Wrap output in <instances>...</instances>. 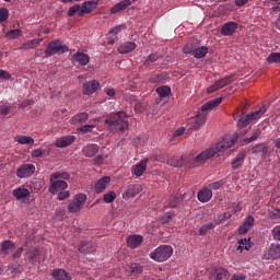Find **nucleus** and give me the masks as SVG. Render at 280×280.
I'll list each match as a JSON object with an SVG mask.
<instances>
[{
	"label": "nucleus",
	"instance_id": "obj_30",
	"mask_svg": "<svg viewBox=\"0 0 280 280\" xmlns=\"http://www.w3.org/2000/svg\"><path fill=\"white\" fill-rule=\"evenodd\" d=\"M97 152H100V145L97 144H88L83 148L84 156H89L90 159L95 156Z\"/></svg>",
	"mask_w": 280,
	"mask_h": 280
},
{
	"label": "nucleus",
	"instance_id": "obj_26",
	"mask_svg": "<svg viewBox=\"0 0 280 280\" xmlns=\"http://www.w3.org/2000/svg\"><path fill=\"white\" fill-rule=\"evenodd\" d=\"M137 49V44L135 42H126L118 47V54H130Z\"/></svg>",
	"mask_w": 280,
	"mask_h": 280
},
{
	"label": "nucleus",
	"instance_id": "obj_23",
	"mask_svg": "<svg viewBox=\"0 0 280 280\" xmlns=\"http://www.w3.org/2000/svg\"><path fill=\"white\" fill-rule=\"evenodd\" d=\"M130 5H132V1L122 0L110 8V14H117V12H122V10L130 8Z\"/></svg>",
	"mask_w": 280,
	"mask_h": 280
},
{
	"label": "nucleus",
	"instance_id": "obj_64",
	"mask_svg": "<svg viewBox=\"0 0 280 280\" xmlns=\"http://www.w3.org/2000/svg\"><path fill=\"white\" fill-rule=\"evenodd\" d=\"M23 247H19L13 254L12 259H20V257L23 255Z\"/></svg>",
	"mask_w": 280,
	"mask_h": 280
},
{
	"label": "nucleus",
	"instance_id": "obj_7",
	"mask_svg": "<svg viewBox=\"0 0 280 280\" xmlns=\"http://www.w3.org/2000/svg\"><path fill=\"white\" fill-rule=\"evenodd\" d=\"M84 205H86V195L85 194H77L71 202L68 205L69 213H78L84 209Z\"/></svg>",
	"mask_w": 280,
	"mask_h": 280
},
{
	"label": "nucleus",
	"instance_id": "obj_5",
	"mask_svg": "<svg viewBox=\"0 0 280 280\" xmlns=\"http://www.w3.org/2000/svg\"><path fill=\"white\" fill-rule=\"evenodd\" d=\"M244 110L242 112V116H240L237 126L240 128H244V126H248L250 121L255 119H259L266 113V106L260 107L258 110L252 112L250 114L244 115Z\"/></svg>",
	"mask_w": 280,
	"mask_h": 280
},
{
	"label": "nucleus",
	"instance_id": "obj_45",
	"mask_svg": "<svg viewBox=\"0 0 280 280\" xmlns=\"http://www.w3.org/2000/svg\"><path fill=\"white\" fill-rule=\"evenodd\" d=\"M215 224L217 223H206L203 224L200 229H199V235H207V233H209V231H212V229H215Z\"/></svg>",
	"mask_w": 280,
	"mask_h": 280
},
{
	"label": "nucleus",
	"instance_id": "obj_20",
	"mask_svg": "<svg viewBox=\"0 0 280 280\" xmlns=\"http://www.w3.org/2000/svg\"><path fill=\"white\" fill-rule=\"evenodd\" d=\"M95 243L83 241L80 243L78 250L83 255H89V253H95Z\"/></svg>",
	"mask_w": 280,
	"mask_h": 280
},
{
	"label": "nucleus",
	"instance_id": "obj_24",
	"mask_svg": "<svg viewBox=\"0 0 280 280\" xmlns=\"http://www.w3.org/2000/svg\"><path fill=\"white\" fill-rule=\"evenodd\" d=\"M197 198L199 202H209V200L213 198V191H211V189H209L208 187L203 188L198 191Z\"/></svg>",
	"mask_w": 280,
	"mask_h": 280
},
{
	"label": "nucleus",
	"instance_id": "obj_47",
	"mask_svg": "<svg viewBox=\"0 0 280 280\" xmlns=\"http://www.w3.org/2000/svg\"><path fill=\"white\" fill-rule=\"evenodd\" d=\"M267 62H269V65L272 63H279L280 62V52H271L268 58H267Z\"/></svg>",
	"mask_w": 280,
	"mask_h": 280
},
{
	"label": "nucleus",
	"instance_id": "obj_3",
	"mask_svg": "<svg viewBox=\"0 0 280 280\" xmlns=\"http://www.w3.org/2000/svg\"><path fill=\"white\" fill-rule=\"evenodd\" d=\"M69 178H71V175L67 172L52 173L50 175V185L48 188L49 194L55 196L58 191H65V189L69 187V184L66 183Z\"/></svg>",
	"mask_w": 280,
	"mask_h": 280
},
{
	"label": "nucleus",
	"instance_id": "obj_19",
	"mask_svg": "<svg viewBox=\"0 0 280 280\" xmlns=\"http://www.w3.org/2000/svg\"><path fill=\"white\" fill-rule=\"evenodd\" d=\"M100 89V82L92 80L83 84V95H93Z\"/></svg>",
	"mask_w": 280,
	"mask_h": 280
},
{
	"label": "nucleus",
	"instance_id": "obj_50",
	"mask_svg": "<svg viewBox=\"0 0 280 280\" xmlns=\"http://www.w3.org/2000/svg\"><path fill=\"white\" fill-rule=\"evenodd\" d=\"M223 185H224V179H221L219 182H213L209 184L208 188L210 189V191H218V189H220Z\"/></svg>",
	"mask_w": 280,
	"mask_h": 280
},
{
	"label": "nucleus",
	"instance_id": "obj_6",
	"mask_svg": "<svg viewBox=\"0 0 280 280\" xmlns=\"http://www.w3.org/2000/svg\"><path fill=\"white\" fill-rule=\"evenodd\" d=\"M67 51H69V47L63 45L60 39H55L48 44L45 54L47 58H50V56H56V54H67Z\"/></svg>",
	"mask_w": 280,
	"mask_h": 280
},
{
	"label": "nucleus",
	"instance_id": "obj_43",
	"mask_svg": "<svg viewBox=\"0 0 280 280\" xmlns=\"http://www.w3.org/2000/svg\"><path fill=\"white\" fill-rule=\"evenodd\" d=\"M8 272L14 277V275H19L21 272V265L19 262H11L8 266Z\"/></svg>",
	"mask_w": 280,
	"mask_h": 280
},
{
	"label": "nucleus",
	"instance_id": "obj_52",
	"mask_svg": "<svg viewBox=\"0 0 280 280\" xmlns=\"http://www.w3.org/2000/svg\"><path fill=\"white\" fill-rule=\"evenodd\" d=\"M261 135V129H257L254 131V133L244 140L245 143H252V141H257L259 139V136Z\"/></svg>",
	"mask_w": 280,
	"mask_h": 280
},
{
	"label": "nucleus",
	"instance_id": "obj_54",
	"mask_svg": "<svg viewBox=\"0 0 280 280\" xmlns=\"http://www.w3.org/2000/svg\"><path fill=\"white\" fill-rule=\"evenodd\" d=\"M156 60H159V56L156 54H152L144 60V65H145V67H150V66L154 65V62H156Z\"/></svg>",
	"mask_w": 280,
	"mask_h": 280
},
{
	"label": "nucleus",
	"instance_id": "obj_60",
	"mask_svg": "<svg viewBox=\"0 0 280 280\" xmlns=\"http://www.w3.org/2000/svg\"><path fill=\"white\" fill-rule=\"evenodd\" d=\"M71 196V192L69 190H60L58 191V200H67Z\"/></svg>",
	"mask_w": 280,
	"mask_h": 280
},
{
	"label": "nucleus",
	"instance_id": "obj_33",
	"mask_svg": "<svg viewBox=\"0 0 280 280\" xmlns=\"http://www.w3.org/2000/svg\"><path fill=\"white\" fill-rule=\"evenodd\" d=\"M52 277L57 280H71V276L65 269H55Z\"/></svg>",
	"mask_w": 280,
	"mask_h": 280
},
{
	"label": "nucleus",
	"instance_id": "obj_1",
	"mask_svg": "<svg viewBox=\"0 0 280 280\" xmlns=\"http://www.w3.org/2000/svg\"><path fill=\"white\" fill-rule=\"evenodd\" d=\"M235 141H237V138H224L222 141L217 143L214 149L211 148L202 151L199 155L195 156L191 160H188V167H198L199 165L207 163V161H209V159H211L212 156L217 155L218 152H224V150L233 148V145H235Z\"/></svg>",
	"mask_w": 280,
	"mask_h": 280
},
{
	"label": "nucleus",
	"instance_id": "obj_28",
	"mask_svg": "<svg viewBox=\"0 0 280 280\" xmlns=\"http://www.w3.org/2000/svg\"><path fill=\"white\" fill-rule=\"evenodd\" d=\"M222 97L219 98H214L212 101L207 102L206 104H203L201 106V110L202 113H207V110H213V108L220 106V104H222Z\"/></svg>",
	"mask_w": 280,
	"mask_h": 280
},
{
	"label": "nucleus",
	"instance_id": "obj_51",
	"mask_svg": "<svg viewBox=\"0 0 280 280\" xmlns=\"http://www.w3.org/2000/svg\"><path fill=\"white\" fill-rule=\"evenodd\" d=\"M175 213L174 212H166L162 218H161V222L162 224H170V222H172L173 218H175Z\"/></svg>",
	"mask_w": 280,
	"mask_h": 280
},
{
	"label": "nucleus",
	"instance_id": "obj_16",
	"mask_svg": "<svg viewBox=\"0 0 280 280\" xmlns=\"http://www.w3.org/2000/svg\"><path fill=\"white\" fill-rule=\"evenodd\" d=\"M148 170V159L141 160L139 163L131 167V174L135 176H143V173Z\"/></svg>",
	"mask_w": 280,
	"mask_h": 280
},
{
	"label": "nucleus",
	"instance_id": "obj_63",
	"mask_svg": "<svg viewBox=\"0 0 280 280\" xmlns=\"http://www.w3.org/2000/svg\"><path fill=\"white\" fill-rule=\"evenodd\" d=\"M270 220H280V211L273 210L269 212Z\"/></svg>",
	"mask_w": 280,
	"mask_h": 280
},
{
	"label": "nucleus",
	"instance_id": "obj_8",
	"mask_svg": "<svg viewBox=\"0 0 280 280\" xmlns=\"http://www.w3.org/2000/svg\"><path fill=\"white\" fill-rule=\"evenodd\" d=\"M235 80V74H231L228 77H224L220 79L219 81L214 82L212 85H210L207 89L208 93H215V91H220V89H224V86H228V84H231Z\"/></svg>",
	"mask_w": 280,
	"mask_h": 280
},
{
	"label": "nucleus",
	"instance_id": "obj_53",
	"mask_svg": "<svg viewBox=\"0 0 280 280\" xmlns=\"http://www.w3.org/2000/svg\"><path fill=\"white\" fill-rule=\"evenodd\" d=\"M80 10L82 7L80 4H74L68 10V16H75V14H80Z\"/></svg>",
	"mask_w": 280,
	"mask_h": 280
},
{
	"label": "nucleus",
	"instance_id": "obj_13",
	"mask_svg": "<svg viewBox=\"0 0 280 280\" xmlns=\"http://www.w3.org/2000/svg\"><path fill=\"white\" fill-rule=\"evenodd\" d=\"M36 172V166L34 164H22L18 171V178H30Z\"/></svg>",
	"mask_w": 280,
	"mask_h": 280
},
{
	"label": "nucleus",
	"instance_id": "obj_32",
	"mask_svg": "<svg viewBox=\"0 0 280 280\" xmlns=\"http://www.w3.org/2000/svg\"><path fill=\"white\" fill-rule=\"evenodd\" d=\"M108 183H110V177H102L96 184H95V191L96 194H102L104 189H106Z\"/></svg>",
	"mask_w": 280,
	"mask_h": 280
},
{
	"label": "nucleus",
	"instance_id": "obj_46",
	"mask_svg": "<svg viewBox=\"0 0 280 280\" xmlns=\"http://www.w3.org/2000/svg\"><path fill=\"white\" fill-rule=\"evenodd\" d=\"M23 34V31L16 28V30H11L9 32L5 33V38H19V36H21Z\"/></svg>",
	"mask_w": 280,
	"mask_h": 280
},
{
	"label": "nucleus",
	"instance_id": "obj_42",
	"mask_svg": "<svg viewBox=\"0 0 280 280\" xmlns=\"http://www.w3.org/2000/svg\"><path fill=\"white\" fill-rule=\"evenodd\" d=\"M155 91H156L158 95H160V97H167V95H170V93H172V89H170V86H167V85L159 86V88H156Z\"/></svg>",
	"mask_w": 280,
	"mask_h": 280
},
{
	"label": "nucleus",
	"instance_id": "obj_27",
	"mask_svg": "<svg viewBox=\"0 0 280 280\" xmlns=\"http://www.w3.org/2000/svg\"><path fill=\"white\" fill-rule=\"evenodd\" d=\"M72 58L73 60H75V62H79L81 67H86V65H89V62L91 61V58L89 57V55L84 52H75L72 56Z\"/></svg>",
	"mask_w": 280,
	"mask_h": 280
},
{
	"label": "nucleus",
	"instance_id": "obj_31",
	"mask_svg": "<svg viewBox=\"0 0 280 280\" xmlns=\"http://www.w3.org/2000/svg\"><path fill=\"white\" fill-rule=\"evenodd\" d=\"M86 121H89V114H88V113H84V112L74 115V116L70 119V124H73V125L86 124Z\"/></svg>",
	"mask_w": 280,
	"mask_h": 280
},
{
	"label": "nucleus",
	"instance_id": "obj_40",
	"mask_svg": "<svg viewBox=\"0 0 280 280\" xmlns=\"http://www.w3.org/2000/svg\"><path fill=\"white\" fill-rule=\"evenodd\" d=\"M13 196L18 198V200H22V198H27V196H30V190L26 188H18L13 190Z\"/></svg>",
	"mask_w": 280,
	"mask_h": 280
},
{
	"label": "nucleus",
	"instance_id": "obj_11",
	"mask_svg": "<svg viewBox=\"0 0 280 280\" xmlns=\"http://www.w3.org/2000/svg\"><path fill=\"white\" fill-rule=\"evenodd\" d=\"M264 259H280V244L271 243L264 252Z\"/></svg>",
	"mask_w": 280,
	"mask_h": 280
},
{
	"label": "nucleus",
	"instance_id": "obj_61",
	"mask_svg": "<svg viewBox=\"0 0 280 280\" xmlns=\"http://www.w3.org/2000/svg\"><path fill=\"white\" fill-rule=\"evenodd\" d=\"M93 128H95V126L85 125V126L80 127L78 130H79V132H83L84 135H86V132H93Z\"/></svg>",
	"mask_w": 280,
	"mask_h": 280
},
{
	"label": "nucleus",
	"instance_id": "obj_17",
	"mask_svg": "<svg viewBox=\"0 0 280 280\" xmlns=\"http://www.w3.org/2000/svg\"><path fill=\"white\" fill-rule=\"evenodd\" d=\"M143 244V236L139 234L129 235L127 237V246L129 248H139Z\"/></svg>",
	"mask_w": 280,
	"mask_h": 280
},
{
	"label": "nucleus",
	"instance_id": "obj_57",
	"mask_svg": "<svg viewBox=\"0 0 280 280\" xmlns=\"http://www.w3.org/2000/svg\"><path fill=\"white\" fill-rule=\"evenodd\" d=\"M238 244H240V246H238V248H245V250H248V248H250V238H241L240 241H238Z\"/></svg>",
	"mask_w": 280,
	"mask_h": 280
},
{
	"label": "nucleus",
	"instance_id": "obj_36",
	"mask_svg": "<svg viewBox=\"0 0 280 280\" xmlns=\"http://www.w3.org/2000/svg\"><path fill=\"white\" fill-rule=\"evenodd\" d=\"M43 43V38H34L22 45V49H34Z\"/></svg>",
	"mask_w": 280,
	"mask_h": 280
},
{
	"label": "nucleus",
	"instance_id": "obj_44",
	"mask_svg": "<svg viewBox=\"0 0 280 280\" xmlns=\"http://www.w3.org/2000/svg\"><path fill=\"white\" fill-rule=\"evenodd\" d=\"M116 198H117V192H115V190H110L109 192L103 196V200L104 202H106V205H110V202H115Z\"/></svg>",
	"mask_w": 280,
	"mask_h": 280
},
{
	"label": "nucleus",
	"instance_id": "obj_4",
	"mask_svg": "<svg viewBox=\"0 0 280 280\" xmlns=\"http://www.w3.org/2000/svg\"><path fill=\"white\" fill-rule=\"evenodd\" d=\"M174 254V248L170 245H160L158 248H155L153 252L150 253V258L153 259V261H167L168 258L172 257Z\"/></svg>",
	"mask_w": 280,
	"mask_h": 280
},
{
	"label": "nucleus",
	"instance_id": "obj_14",
	"mask_svg": "<svg viewBox=\"0 0 280 280\" xmlns=\"http://www.w3.org/2000/svg\"><path fill=\"white\" fill-rule=\"evenodd\" d=\"M207 121V114L197 115L189 119L190 130H200Z\"/></svg>",
	"mask_w": 280,
	"mask_h": 280
},
{
	"label": "nucleus",
	"instance_id": "obj_49",
	"mask_svg": "<svg viewBox=\"0 0 280 280\" xmlns=\"http://www.w3.org/2000/svg\"><path fill=\"white\" fill-rule=\"evenodd\" d=\"M10 19V11L8 8H1L0 9V23H5Z\"/></svg>",
	"mask_w": 280,
	"mask_h": 280
},
{
	"label": "nucleus",
	"instance_id": "obj_18",
	"mask_svg": "<svg viewBox=\"0 0 280 280\" xmlns=\"http://www.w3.org/2000/svg\"><path fill=\"white\" fill-rule=\"evenodd\" d=\"M255 225V218L253 215H248L244 223L238 228L240 235H245V233H248L250 229Z\"/></svg>",
	"mask_w": 280,
	"mask_h": 280
},
{
	"label": "nucleus",
	"instance_id": "obj_39",
	"mask_svg": "<svg viewBox=\"0 0 280 280\" xmlns=\"http://www.w3.org/2000/svg\"><path fill=\"white\" fill-rule=\"evenodd\" d=\"M182 202L180 195H175L174 197H171L168 201H166V207H170V209H176V207L182 205Z\"/></svg>",
	"mask_w": 280,
	"mask_h": 280
},
{
	"label": "nucleus",
	"instance_id": "obj_55",
	"mask_svg": "<svg viewBox=\"0 0 280 280\" xmlns=\"http://www.w3.org/2000/svg\"><path fill=\"white\" fill-rule=\"evenodd\" d=\"M271 237L276 242H280V225H276V226L272 228V230H271Z\"/></svg>",
	"mask_w": 280,
	"mask_h": 280
},
{
	"label": "nucleus",
	"instance_id": "obj_25",
	"mask_svg": "<svg viewBox=\"0 0 280 280\" xmlns=\"http://www.w3.org/2000/svg\"><path fill=\"white\" fill-rule=\"evenodd\" d=\"M166 165L171 167H183V165H187V156L171 158L167 160Z\"/></svg>",
	"mask_w": 280,
	"mask_h": 280
},
{
	"label": "nucleus",
	"instance_id": "obj_62",
	"mask_svg": "<svg viewBox=\"0 0 280 280\" xmlns=\"http://www.w3.org/2000/svg\"><path fill=\"white\" fill-rule=\"evenodd\" d=\"M121 30H126V25H118L115 26L114 28H112L108 34H114L115 36H117V34H119V32H121Z\"/></svg>",
	"mask_w": 280,
	"mask_h": 280
},
{
	"label": "nucleus",
	"instance_id": "obj_34",
	"mask_svg": "<svg viewBox=\"0 0 280 280\" xmlns=\"http://www.w3.org/2000/svg\"><path fill=\"white\" fill-rule=\"evenodd\" d=\"M14 248H16V246L14 245V242L4 241L2 242V245H1V253L2 255H10V253H12Z\"/></svg>",
	"mask_w": 280,
	"mask_h": 280
},
{
	"label": "nucleus",
	"instance_id": "obj_29",
	"mask_svg": "<svg viewBox=\"0 0 280 280\" xmlns=\"http://www.w3.org/2000/svg\"><path fill=\"white\" fill-rule=\"evenodd\" d=\"M246 159V152L241 151L235 159L232 161V170H237L244 165V160Z\"/></svg>",
	"mask_w": 280,
	"mask_h": 280
},
{
	"label": "nucleus",
	"instance_id": "obj_41",
	"mask_svg": "<svg viewBox=\"0 0 280 280\" xmlns=\"http://www.w3.org/2000/svg\"><path fill=\"white\" fill-rule=\"evenodd\" d=\"M27 187H30L31 191H34L35 194H37V191H40V189H43V184L38 180H32L27 183Z\"/></svg>",
	"mask_w": 280,
	"mask_h": 280
},
{
	"label": "nucleus",
	"instance_id": "obj_35",
	"mask_svg": "<svg viewBox=\"0 0 280 280\" xmlns=\"http://www.w3.org/2000/svg\"><path fill=\"white\" fill-rule=\"evenodd\" d=\"M40 257V249L39 248H31L26 252V259L30 264H34L35 259Z\"/></svg>",
	"mask_w": 280,
	"mask_h": 280
},
{
	"label": "nucleus",
	"instance_id": "obj_10",
	"mask_svg": "<svg viewBox=\"0 0 280 280\" xmlns=\"http://www.w3.org/2000/svg\"><path fill=\"white\" fill-rule=\"evenodd\" d=\"M275 152V149L268 144H257L253 148V153L266 161Z\"/></svg>",
	"mask_w": 280,
	"mask_h": 280
},
{
	"label": "nucleus",
	"instance_id": "obj_21",
	"mask_svg": "<svg viewBox=\"0 0 280 280\" xmlns=\"http://www.w3.org/2000/svg\"><path fill=\"white\" fill-rule=\"evenodd\" d=\"M236 30H237V23L226 22L221 28V34L222 36H233Z\"/></svg>",
	"mask_w": 280,
	"mask_h": 280
},
{
	"label": "nucleus",
	"instance_id": "obj_22",
	"mask_svg": "<svg viewBox=\"0 0 280 280\" xmlns=\"http://www.w3.org/2000/svg\"><path fill=\"white\" fill-rule=\"evenodd\" d=\"M75 141V136H65L56 140V148H69Z\"/></svg>",
	"mask_w": 280,
	"mask_h": 280
},
{
	"label": "nucleus",
	"instance_id": "obj_48",
	"mask_svg": "<svg viewBox=\"0 0 280 280\" xmlns=\"http://www.w3.org/2000/svg\"><path fill=\"white\" fill-rule=\"evenodd\" d=\"M233 214L231 212H224L218 217L215 220V224H222V222H226V220H231Z\"/></svg>",
	"mask_w": 280,
	"mask_h": 280
},
{
	"label": "nucleus",
	"instance_id": "obj_59",
	"mask_svg": "<svg viewBox=\"0 0 280 280\" xmlns=\"http://www.w3.org/2000/svg\"><path fill=\"white\" fill-rule=\"evenodd\" d=\"M194 51H196V46H194V44H191V43L186 44L183 48L184 54H192L194 55Z\"/></svg>",
	"mask_w": 280,
	"mask_h": 280
},
{
	"label": "nucleus",
	"instance_id": "obj_56",
	"mask_svg": "<svg viewBox=\"0 0 280 280\" xmlns=\"http://www.w3.org/2000/svg\"><path fill=\"white\" fill-rule=\"evenodd\" d=\"M130 270L132 275H141V272H143V267L139 264H132Z\"/></svg>",
	"mask_w": 280,
	"mask_h": 280
},
{
	"label": "nucleus",
	"instance_id": "obj_2",
	"mask_svg": "<svg viewBox=\"0 0 280 280\" xmlns=\"http://www.w3.org/2000/svg\"><path fill=\"white\" fill-rule=\"evenodd\" d=\"M112 132H126L129 128L128 116L124 112H118L105 120Z\"/></svg>",
	"mask_w": 280,
	"mask_h": 280
},
{
	"label": "nucleus",
	"instance_id": "obj_15",
	"mask_svg": "<svg viewBox=\"0 0 280 280\" xmlns=\"http://www.w3.org/2000/svg\"><path fill=\"white\" fill-rule=\"evenodd\" d=\"M97 8V2L94 0H89L82 3L81 9L78 13V16H82L83 14H91L93 10Z\"/></svg>",
	"mask_w": 280,
	"mask_h": 280
},
{
	"label": "nucleus",
	"instance_id": "obj_58",
	"mask_svg": "<svg viewBox=\"0 0 280 280\" xmlns=\"http://www.w3.org/2000/svg\"><path fill=\"white\" fill-rule=\"evenodd\" d=\"M45 156V150L44 149H35L32 151V158L33 159H43Z\"/></svg>",
	"mask_w": 280,
	"mask_h": 280
},
{
	"label": "nucleus",
	"instance_id": "obj_37",
	"mask_svg": "<svg viewBox=\"0 0 280 280\" xmlns=\"http://www.w3.org/2000/svg\"><path fill=\"white\" fill-rule=\"evenodd\" d=\"M207 54H209V48L206 46H201V47L195 48L192 56L194 58L200 59V58H205Z\"/></svg>",
	"mask_w": 280,
	"mask_h": 280
},
{
	"label": "nucleus",
	"instance_id": "obj_38",
	"mask_svg": "<svg viewBox=\"0 0 280 280\" xmlns=\"http://www.w3.org/2000/svg\"><path fill=\"white\" fill-rule=\"evenodd\" d=\"M15 141L21 145H34V138L27 136H18Z\"/></svg>",
	"mask_w": 280,
	"mask_h": 280
},
{
	"label": "nucleus",
	"instance_id": "obj_9",
	"mask_svg": "<svg viewBox=\"0 0 280 280\" xmlns=\"http://www.w3.org/2000/svg\"><path fill=\"white\" fill-rule=\"evenodd\" d=\"M143 191V186L140 184H129L125 191L122 192L124 200H130V198H135L138 194Z\"/></svg>",
	"mask_w": 280,
	"mask_h": 280
},
{
	"label": "nucleus",
	"instance_id": "obj_12",
	"mask_svg": "<svg viewBox=\"0 0 280 280\" xmlns=\"http://www.w3.org/2000/svg\"><path fill=\"white\" fill-rule=\"evenodd\" d=\"M229 277H231V273L229 270L224 269V267H214L210 271L209 279L210 280H229Z\"/></svg>",
	"mask_w": 280,
	"mask_h": 280
}]
</instances>
